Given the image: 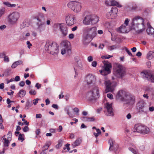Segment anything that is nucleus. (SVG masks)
<instances>
[{
	"instance_id": "nucleus-1",
	"label": "nucleus",
	"mask_w": 154,
	"mask_h": 154,
	"mask_svg": "<svg viewBox=\"0 0 154 154\" xmlns=\"http://www.w3.org/2000/svg\"><path fill=\"white\" fill-rule=\"evenodd\" d=\"M132 25L134 29H137V33H142L145 29L144 20L141 17L136 16L133 19Z\"/></svg>"
},
{
	"instance_id": "nucleus-2",
	"label": "nucleus",
	"mask_w": 154,
	"mask_h": 154,
	"mask_svg": "<svg viewBox=\"0 0 154 154\" xmlns=\"http://www.w3.org/2000/svg\"><path fill=\"white\" fill-rule=\"evenodd\" d=\"M59 45L52 41L48 40L45 45V48L47 52L53 55L57 54L59 51Z\"/></svg>"
},
{
	"instance_id": "nucleus-3",
	"label": "nucleus",
	"mask_w": 154,
	"mask_h": 154,
	"mask_svg": "<svg viewBox=\"0 0 154 154\" xmlns=\"http://www.w3.org/2000/svg\"><path fill=\"white\" fill-rule=\"evenodd\" d=\"M113 74L116 77L122 79L126 75V72L123 66L119 63H115L113 66Z\"/></svg>"
},
{
	"instance_id": "nucleus-4",
	"label": "nucleus",
	"mask_w": 154,
	"mask_h": 154,
	"mask_svg": "<svg viewBox=\"0 0 154 154\" xmlns=\"http://www.w3.org/2000/svg\"><path fill=\"white\" fill-rule=\"evenodd\" d=\"M99 19V17L95 15H88L85 17L83 23L86 25L94 24L98 22Z\"/></svg>"
},
{
	"instance_id": "nucleus-5",
	"label": "nucleus",
	"mask_w": 154,
	"mask_h": 154,
	"mask_svg": "<svg viewBox=\"0 0 154 154\" xmlns=\"http://www.w3.org/2000/svg\"><path fill=\"white\" fill-rule=\"evenodd\" d=\"M134 132H137L143 134H146L149 132V129L146 126L140 124L135 125L133 129Z\"/></svg>"
},
{
	"instance_id": "nucleus-6",
	"label": "nucleus",
	"mask_w": 154,
	"mask_h": 154,
	"mask_svg": "<svg viewBox=\"0 0 154 154\" xmlns=\"http://www.w3.org/2000/svg\"><path fill=\"white\" fill-rule=\"evenodd\" d=\"M103 62L104 65L103 69L100 70L99 72L101 75H106L111 73L112 66L111 64L107 61L104 60Z\"/></svg>"
},
{
	"instance_id": "nucleus-7",
	"label": "nucleus",
	"mask_w": 154,
	"mask_h": 154,
	"mask_svg": "<svg viewBox=\"0 0 154 154\" xmlns=\"http://www.w3.org/2000/svg\"><path fill=\"white\" fill-rule=\"evenodd\" d=\"M98 88L97 87H95L88 93L87 99L90 101L95 100L98 97Z\"/></svg>"
},
{
	"instance_id": "nucleus-8",
	"label": "nucleus",
	"mask_w": 154,
	"mask_h": 154,
	"mask_svg": "<svg viewBox=\"0 0 154 154\" xmlns=\"http://www.w3.org/2000/svg\"><path fill=\"white\" fill-rule=\"evenodd\" d=\"M84 32L89 35L90 38L93 39L97 34V29L95 27H87L84 29Z\"/></svg>"
},
{
	"instance_id": "nucleus-9",
	"label": "nucleus",
	"mask_w": 154,
	"mask_h": 154,
	"mask_svg": "<svg viewBox=\"0 0 154 154\" xmlns=\"http://www.w3.org/2000/svg\"><path fill=\"white\" fill-rule=\"evenodd\" d=\"M67 6L75 12L80 11L81 6L80 3L75 2H71L67 5Z\"/></svg>"
},
{
	"instance_id": "nucleus-10",
	"label": "nucleus",
	"mask_w": 154,
	"mask_h": 154,
	"mask_svg": "<svg viewBox=\"0 0 154 154\" xmlns=\"http://www.w3.org/2000/svg\"><path fill=\"white\" fill-rule=\"evenodd\" d=\"M20 16V14L18 12H13L9 15L8 17V21L11 24H14L18 20Z\"/></svg>"
},
{
	"instance_id": "nucleus-11",
	"label": "nucleus",
	"mask_w": 154,
	"mask_h": 154,
	"mask_svg": "<svg viewBox=\"0 0 154 154\" xmlns=\"http://www.w3.org/2000/svg\"><path fill=\"white\" fill-rule=\"evenodd\" d=\"M146 103L143 100L139 101L137 104V109L139 112L146 113L147 110V107Z\"/></svg>"
},
{
	"instance_id": "nucleus-12",
	"label": "nucleus",
	"mask_w": 154,
	"mask_h": 154,
	"mask_svg": "<svg viewBox=\"0 0 154 154\" xmlns=\"http://www.w3.org/2000/svg\"><path fill=\"white\" fill-rule=\"evenodd\" d=\"M66 24L69 26L73 25L76 22V19L74 15L69 14L66 16Z\"/></svg>"
},
{
	"instance_id": "nucleus-13",
	"label": "nucleus",
	"mask_w": 154,
	"mask_h": 154,
	"mask_svg": "<svg viewBox=\"0 0 154 154\" xmlns=\"http://www.w3.org/2000/svg\"><path fill=\"white\" fill-rule=\"evenodd\" d=\"M104 84L106 86V92H112L116 86L115 83L114 82H111L110 81L108 80L106 81Z\"/></svg>"
},
{
	"instance_id": "nucleus-14",
	"label": "nucleus",
	"mask_w": 154,
	"mask_h": 154,
	"mask_svg": "<svg viewBox=\"0 0 154 154\" xmlns=\"http://www.w3.org/2000/svg\"><path fill=\"white\" fill-rule=\"evenodd\" d=\"M54 26L57 27L59 26L60 28L61 32L63 36H65L67 35L68 28L67 26L64 23L56 24Z\"/></svg>"
},
{
	"instance_id": "nucleus-15",
	"label": "nucleus",
	"mask_w": 154,
	"mask_h": 154,
	"mask_svg": "<svg viewBox=\"0 0 154 154\" xmlns=\"http://www.w3.org/2000/svg\"><path fill=\"white\" fill-rule=\"evenodd\" d=\"M95 77L93 75L88 74L85 76V81L87 85H89L95 82Z\"/></svg>"
},
{
	"instance_id": "nucleus-16",
	"label": "nucleus",
	"mask_w": 154,
	"mask_h": 154,
	"mask_svg": "<svg viewBox=\"0 0 154 154\" xmlns=\"http://www.w3.org/2000/svg\"><path fill=\"white\" fill-rule=\"evenodd\" d=\"M127 94L125 91L122 90H120L119 91L116 95V99L124 101Z\"/></svg>"
},
{
	"instance_id": "nucleus-17",
	"label": "nucleus",
	"mask_w": 154,
	"mask_h": 154,
	"mask_svg": "<svg viewBox=\"0 0 154 154\" xmlns=\"http://www.w3.org/2000/svg\"><path fill=\"white\" fill-rule=\"evenodd\" d=\"M126 103L129 105H132L135 102V97L131 95L127 94L124 100Z\"/></svg>"
},
{
	"instance_id": "nucleus-18",
	"label": "nucleus",
	"mask_w": 154,
	"mask_h": 154,
	"mask_svg": "<svg viewBox=\"0 0 154 154\" xmlns=\"http://www.w3.org/2000/svg\"><path fill=\"white\" fill-rule=\"evenodd\" d=\"M105 107H106L107 111L108 114H107V116H113L114 114L113 112V109L112 107V104L107 103L105 104Z\"/></svg>"
},
{
	"instance_id": "nucleus-19",
	"label": "nucleus",
	"mask_w": 154,
	"mask_h": 154,
	"mask_svg": "<svg viewBox=\"0 0 154 154\" xmlns=\"http://www.w3.org/2000/svg\"><path fill=\"white\" fill-rule=\"evenodd\" d=\"M35 18L38 21V22L37 23V25L38 26V29H39L40 32L44 30L45 29V26L44 25V23L42 22L41 20L38 17H35Z\"/></svg>"
},
{
	"instance_id": "nucleus-20",
	"label": "nucleus",
	"mask_w": 154,
	"mask_h": 154,
	"mask_svg": "<svg viewBox=\"0 0 154 154\" xmlns=\"http://www.w3.org/2000/svg\"><path fill=\"white\" fill-rule=\"evenodd\" d=\"M35 18L38 21V22L37 23V25L38 26V29H39L40 32L44 30L45 29V26L44 25V23L42 22L41 20L38 17H35Z\"/></svg>"
},
{
	"instance_id": "nucleus-21",
	"label": "nucleus",
	"mask_w": 154,
	"mask_h": 154,
	"mask_svg": "<svg viewBox=\"0 0 154 154\" xmlns=\"http://www.w3.org/2000/svg\"><path fill=\"white\" fill-rule=\"evenodd\" d=\"M109 143L110 146L109 149V150L110 151L113 150V148L114 150H115L116 151V150L118 148V145L116 146V147H115L114 145V142L113 141V140L112 139H110L109 141Z\"/></svg>"
},
{
	"instance_id": "nucleus-22",
	"label": "nucleus",
	"mask_w": 154,
	"mask_h": 154,
	"mask_svg": "<svg viewBox=\"0 0 154 154\" xmlns=\"http://www.w3.org/2000/svg\"><path fill=\"white\" fill-rule=\"evenodd\" d=\"M69 42L68 41H63L61 43V45L64 48H66L67 51H70V52L71 51V50L69 48Z\"/></svg>"
},
{
	"instance_id": "nucleus-23",
	"label": "nucleus",
	"mask_w": 154,
	"mask_h": 154,
	"mask_svg": "<svg viewBox=\"0 0 154 154\" xmlns=\"http://www.w3.org/2000/svg\"><path fill=\"white\" fill-rule=\"evenodd\" d=\"M117 30L119 33H125L128 32L126 26L123 25L118 28Z\"/></svg>"
},
{
	"instance_id": "nucleus-24",
	"label": "nucleus",
	"mask_w": 154,
	"mask_h": 154,
	"mask_svg": "<svg viewBox=\"0 0 154 154\" xmlns=\"http://www.w3.org/2000/svg\"><path fill=\"white\" fill-rule=\"evenodd\" d=\"M82 139L80 137L77 139L72 144V146L74 148L79 145L82 142Z\"/></svg>"
},
{
	"instance_id": "nucleus-25",
	"label": "nucleus",
	"mask_w": 154,
	"mask_h": 154,
	"mask_svg": "<svg viewBox=\"0 0 154 154\" xmlns=\"http://www.w3.org/2000/svg\"><path fill=\"white\" fill-rule=\"evenodd\" d=\"M106 3L108 4V5L111 6H116L118 7H121V5H120L118 2L114 1L112 0L109 3H107V1L106 2Z\"/></svg>"
},
{
	"instance_id": "nucleus-26",
	"label": "nucleus",
	"mask_w": 154,
	"mask_h": 154,
	"mask_svg": "<svg viewBox=\"0 0 154 154\" xmlns=\"http://www.w3.org/2000/svg\"><path fill=\"white\" fill-rule=\"evenodd\" d=\"M112 9H113V11L111 13V19H115L116 17L117 8L116 7H112Z\"/></svg>"
},
{
	"instance_id": "nucleus-27",
	"label": "nucleus",
	"mask_w": 154,
	"mask_h": 154,
	"mask_svg": "<svg viewBox=\"0 0 154 154\" xmlns=\"http://www.w3.org/2000/svg\"><path fill=\"white\" fill-rule=\"evenodd\" d=\"M146 32L148 34L154 36V29L152 27H149L146 29Z\"/></svg>"
},
{
	"instance_id": "nucleus-28",
	"label": "nucleus",
	"mask_w": 154,
	"mask_h": 154,
	"mask_svg": "<svg viewBox=\"0 0 154 154\" xmlns=\"http://www.w3.org/2000/svg\"><path fill=\"white\" fill-rule=\"evenodd\" d=\"M86 35H84L83 38V42L84 44H86L89 42L88 40V38H90L89 35L87 34H86Z\"/></svg>"
},
{
	"instance_id": "nucleus-29",
	"label": "nucleus",
	"mask_w": 154,
	"mask_h": 154,
	"mask_svg": "<svg viewBox=\"0 0 154 154\" xmlns=\"http://www.w3.org/2000/svg\"><path fill=\"white\" fill-rule=\"evenodd\" d=\"M5 135L2 137V138H3V140H4L3 142L4 146L5 147H8L9 146L10 141L9 140L7 139V138H5Z\"/></svg>"
},
{
	"instance_id": "nucleus-30",
	"label": "nucleus",
	"mask_w": 154,
	"mask_h": 154,
	"mask_svg": "<svg viewBox=\"0 0 154 154\" xmlns=\"http://www.w3.org/2000/svg\"><path fill=\"white\" fill-rule=\"evenodd\" d=\"M145 76L146 78H149L151 82H154V74H152L150 73H147L145 74Z\"/></svg>"
},
{
	"instance_id": "nucleus-31",
	"label": "nucleus",
	"mask_w": 154,
	"mask_h": 154,
	"mask_svg": "<svg viewBox=\"0 0 154 154\" xmlns=\"http://www.w3.org/2000/svg\"><path fill=\"white\" fill-rule=\"evenodd\" d=\"M154 56V51H150L147 54V57L148 59L150 60L152 59Z\"/></svg>"
},
{
	"instance_id": "nucleus-32",
	"label": "nucleus",
	"mask_w": 154,
	"mask_h": 154,
	"mask_svg": "<svg viewBox=\"0 0 154 154\" xmlns=\"http://www.w3.org/2000/svg\"><path fill=\"white\" fill-rule=\"evenodd\" d=\"M18 94L19 97H23L26 95V91L23 89H21L19 92Z\"/></svg>"
},
{
	"instance_id": "nucleus-33",
	"label": "nucleus",
	"mask_w": 154,
	"mask_h": 154,
	"mask_svg": "<svg viewBox=\"0 0 154 154\" xmlns=\"http://www.w3.org/2000/svg\"><path fill=\"white\" fill-rule=\"evenodd\" d=\"M22 63V62L21 61H18L14 62L12 65L11 67L12 68H15L18 65L21 64Z\"/></svg>"
},
{
	"instance_id": "nucleus-34",
	"label": "nucleus",
	"mask_w": 154,
	"mask_h": 154,
	"mask_svg": "<svg viewBox=\"0 0 154 154\" xmlns=\"http://www.w3.org/2000/svg\"><path fill=\"white\" fill-rule=\"evenodd\" d=\"M77 66L81 70L83 69V66L81 60H79L77 62Z\"/></svg>"
},
{
	"instance_id": "nucleus-35",
	"label": "nucleus",
	"mask_w": 154,
	"mask_h": 154,
	"mask_svg": "<svg viewBox=\"0 0 154 154\" xmlns=\"http://www.w3.org/2000/svg\"><path fill=\"white\" fill-rule=\"evenodd\" d=\"M4 5L7 6L8 7H15L16 6V5L15 4H11L8 2H3Z\"/></svg>"
},
{
	"instance_id": "nucleus-36",
	"label": "nucleus",
	"mask_w": 154,
	"mask_h": 154,
	"mask_svg": "<svg viewBox=\"0 0 154 154\" xmlns=\"http://www.w3.org/2000/svg\"><path fill=\"white\" fill-rule=\"evenodd\" d=\"M113 9H112V8L110 11L107 13L106 14V17L108 18L111 19V13H112V12H113Z\"/></svg>"
},
{
	"instance_id": "nucleus-37",
	"label": "nucleus",
	"mask_w": 154,
	"mask_h": 154,
	"mask_svg": "<svg viewBox=\"0 0 154 154\" xmlns=\"http://www.w3.org/2000/svg\"><path fill=\"white\" fill-rule=\"evenodd\" d=\"M113 57L112 56H111L109 55H104L101 56V57L103 59H109Z\"/></svg>"
},
{
	"instance_id": "nucleus-38",
	"label": "nucleus",
	"mask_w": 154,
	"mask_h": 154,
	"mask_svg": "<svg viewBox=\"0 0 154 154\" xmlns=\"http://www.w3.org/2000/svg\"><path fill=\"white\" fill-rule=\"evenodd\" d=\"M31 106V105L30 104V102L28 100L26 102V106L25 107V109H29V107Z\"/></svg>"
},
{
	"instance_id": "nucleus-39",
	"label": "nucleus",
	"mask_w": 154,
	"mask_h": 154,
	"mask_svg": "<svg viewBox=\"0 0 154 154\" xmlns=\"http://www.w3.org/2000/svg\"><path fill=\"white\" fill-rule=\"evenodd\" d=\"M23 134H20L19 135L18 140H21V142H23L24 140V139L23 137Z\"/></svg>"
},
{
	"instance_id": "nucleus-40",
	"label": "nucleus",
	"mask_w": 154,
	"mask_h": 154,
	"mask_svg": "<svg viewBox=\"0 0 154 154\" xmlns=\"http://www.w3.org/2000/svg\"><path fill=\"white\" fill-rule=\"evenodd\" d=\"M94 120L95 119L94 117H91L90 118H86V120L88 122H93L94 121Z\"/></svg>"
},
{
	"instance_id": "nucleus-41",
	"label": "nucleus",
	"mask_w": 154,
	"mask_h": 154,
	"mask_svg": "<svg viewBox=\"0 0 154 154\" xmlns=\"http://www.w3.org/2000/svg\"><path fill=\"white\" fill-rule=\"evenodd\" d=\"M12 135V133L11 131H9L7 135L8 136L7 139L9 140L10 141H11V139Z\"/></svg>"
},
{
	"instance_id": "nucleus-42",
	"label": "nucleus",
	"mask_w": 154,
	"mask_h": 154,
	"mask_svg": "<svg viewBox=\"0 0 154 154\" xmlns=\"http://www.w3.org/2000/svg\"><path fill=\"white\" fill-rule=\"evenodd\" d=\"M5 10L4 8L0 9V18L4 14Z\"/></svg>"
},
{
	"instance_id": "nucleus-43",
	"label": "nucleus",
	"mask_w": 154,
	"mask_h": 154,
	"mask_svg": "<svg viewBox=\"0 0 154 154\" xmlns=\"http://www.w3.org/2000/svg\"><path fill=\"white\" fill-rule=\"evenodd\" d=\"M49 146V145L48 144H47L45 145L42 148V151L45 152V150H47L48 149Z\"/></svg>"
},
{
	"instance_id": "nucleus-44",
	"label": "nucleus",
	"mask_w": 154,
	"mask_h": 154,
	"mask_svg": "<svg viewBox=\"0 0 154 154\" xmlns=\"http://www.w3.org/2000/svg\"><path fill=\"white\" fill-rule=\"evenodd\" d=\"M29 93L31 95H35L36 94V91L35 90H32L29 91Z\"/></svg>"
},
{
	"instance_id": "nucleus-45",
	"label": "nucleus",
	"mask_w": 154,
	"mask_h": 154,
	"mask_svg": "<svg viewBox=\"0 0 154 154\" xmlns=\"http://www.w3.org/2000/svg\"><path fill=\"white\" fill-rule=\"evenodd\" d=\"M66 51H67L68 52H70V51H67L66 48H62V50H61V54L63 55L66 53Z\"/></svg>"
},
{
	"instance_id": "nucleus-46",
	"label": "nucleus",
	"mask_w": 154,
	"mask_h": 154,
	"mask_svg": "<svg viewBox=\"0 0 154 154\" xmlns=\"http://www.w3.org/2000/svg\"><path fill=\"white\" fill-rule=\"evenodd\" d=\"M129 149L130 151L132 152L134 154H137L136 151L132 148L130 147L129 148Z\"/></svg>"
},
{
	"instance_id": "nucleus-47",
	"label": "nucleus",
	"mask_w": 154,
	"mask_h": 154,
	"mask_svg": "<svg viewBox=\"0 0 154 154\" xmlns=\"http://www.w3.org/2000/svg\"><path fill=\"white\" fill-rule=\"evenodd\" d=\"M4 61L5 62H8L9 61V59L8 56H5L4 57Z\"/></svg>"
},
{
	"instance_id": "nucleus-48",
	"label": "nucleus",
	"mask_w": 154,
	"mask_h": 154,
	"mask_svg": "<svg viewBox=\"0 0 154 154\" xmlns=\"http://www.w3.org/2000/svg\"><path fill=\"white\" fill-rule=\"evenodd\" d=\"M125 51L127 52L128 53V54L132 57H133V55L131 53L130 51L128 50V49L126 48L125 49Z\"/></svg>"
},
{
	"instance_id": "nucleus-49",
	"label": "nucleus",
	"mask_w": 154,
	"mask_h": 154,
	"mask_svg": "<svg viewBox=\"0 0 154 154\" xmlns=\"http://www.w3.org/2000/svg\"><path fill=\"white\" fill-rule=\"evenodd\" d=\"M6 55V53L5 51H3L2 53H0V58H2L4 57Z\"/></svg>"
},
{
	"instance_id": "nucleus-50",
	"label": "nucleus",
	"mask_w": 154,
	"mask_h": 154,
	"mask_svg": "<svg viewBox=\"0 0 154 154\" xmlns=\"http://www.w3.org/2000/svg\"><path fill=\"white\" fill-rule=\"evenodd\" d=\"M97 65V63L96 61H93L91 64L92 66L93 67H96Z\"/></svg>"
},
{
	"instance_id": "nucleus-51",
	"label": "nucleus",
	"mask_w": 154,
	"mask_h": 154,
	"mask_svg": "<svg viewBox=\"0 0 154 154\" xmlns=\"http://www.w3.org/2000/svg\"><path fill=\"white\" fill-rule=\"evenodd\" d=\"M29 127L27 126H25L23 128V131L24 132H26L29 131Z\"/></svg>"
},
{
	"instance_id": "nucleus-52",
	"label": "nucleus",
	"mask_w": 154,
	"mask_h": 154,
	"mask_svg": "<svg viewBox=\"0 0 154 154\" xmlns=\"http://www.w3.org/2000/svg\"><path fill=\"white\" fill-rule=\"evenodd\" d=\"M107 97L109 98L110 99H113V95L111 94H107Z\"/></svg>"
},
{
	"instance_id": "nucleus-53",
	"label": "nucleus",
	"mask_w": 154,
	"mask_h": 154,
	"mask_svg": "<svg viewBox=\"0 0 154 154\" xmlns=\"http://www.w3.org/2000/svg\"><path fill=\"white\" fill-rule=\"evenodd\" d=\"M116 48V46L115 45L111 46L109 47V49L110 51Z\"/></svg>"
},
{
	"instance_id": "nucleus-54",
	"label": "nucleus",
	"mask_w": 154,
	"mask_h": 154,
	"mask_svg": "<svg viewBox=\"0 0 154 154\" xmlns=\"http://www.w3.org/2000/svg\"><path fill=\"white\" fill-rule=\"evenodd\" d=\"M26 44L28 45V48L30 49L31 47L32 46V44L30 43V42L27 41L26 42Z\"/></svg>"
},
{
	"instance_id": "nucleus-55",
	"label": "nucleus",
	"mask_w": 154,
	"mask_h": 154,
	"mask_svg": "<svg viewBox=\"0 0 154 154\" xmlns=\"http://www.w3.org/2000/svg\"><path fill=\"white\" fill-rule=\"evenodd\" d=\"M20 80V78L19 76H16L15 78L14 79V81H15L16 82H18Z\"/></svg>"
},
{
	"instance_id": "nucleus-56",
	"label": "nucleus",
	"mask_w": 154,
	"mask_h": 154,
	"mask_svg": "<svg viewBox=\"0 0 154 154\" xmlns=\"http://www.w3.org/2000/svg\"><path fill=\"white\" fill-rule=\"evenodd\" d=\"M25 85V83L24 81H22L20 82L19 84V85L22 87L24 86Z\"/></svg>"
},
{
	"instance_id": "nucleus-57",
	"label": "nucleus",
	"mask_w": 154,
	"mask_h": 154,
	"mask_svg": "<svg viewBox=\"0 0 154 154\" xmlns=\"http://www.w3.org/2000/svg\"><path fill=\"white\" fill-rule=\"evenodd\" d=\"M74 37V35L72 33L70 34L69 35V38L70 39H73Z\"/></svg>"
},
{
	"instance_id": "nucleus-58",
	"label": "nucleus",
	"mask_w": 154,
	"mask_h": 154,
	"mask_svg": "<svg viewBox=\"0 0 154 154\" xmlns=\"http://www.w3.org/2000/svg\"><path fill=\"white\" fill-rule=\"evenodd\" d=\"M41 86V85L39 84L38 83H37L35 85V87L38 89H39Z\"/></svg>"
},
{
	"instance_id": "nucleus-59",
	"label": "nucleus",
	"mask_w": 154,
	"mask_h": 154,
	"mask_svg": "<svg viewBox=\"0 0 154 154\" xmlns=\"http://www.w3.org/2000/svg\"><path fill=\"white\" fill-rule=\"evenodd\" d=\"M35 134L36 135H38L40 133V130L38 129H37L35 131Z\"/></svg>"
},
{
	"instance_id": "nucleus-60",
	"label": "nucleus",
	"mask_w": 154,
	"mask_h": 154,
	"mask_svg": "<svg viewBox=\"0 0 154 154\" xmlns=\"http://www.w3.org/2000/svg\"><path fill=\"white\" fill-rule=\"evenodd\" d=\"M39 99L38 98H36L34 100V101L33 102V103L34 105H36L37 103H38V100Z\"/></svg>"
},
{
	"instance_id": "nucleus-61",
	"label": "nucleus",
	"mask_w": 154,
	"mask_h": 154,
	"mask_svg": "<svg viewBox=\"0 0 154 154\" xmlns=\"http://www.w3.org/2000/svg\"><path fill=\"white\" fill-rule=\"evenodd\" d=\"M14 81V78H11L10 80H7V83L8 84L10 82Z\"/></svg>"
},
{
	"instance_id": "nucleus-62",
	"label": "nucleus",
	"mask_w": 154,
	"mask_h": 154,
	"mask_svg": "<svg viewBox=\"0 0 154 154\" xmlns=\"http://www.w3.org/2000/svg\"><path fill=\"white\" fill-rule=\"evenodd\" d=\"M88 60L89 62L92 61L93 60V57L91 56H89L88 58Z\"/></svg>"
},
{
	"instance_id": "nucleus-63",
	"label": "nucleus",
	"mask_w": 154,
	"mask_h": 154,
	"mask_svg": "<svg viewBox=\"0 0 154 154\" xmlns=\"http://www.w3.org/2000/svg\"><path fill=\"white\" fill-rule=\"evenodd\" d=\"M52 107L56 109H58V107L57 104H53L52 105Z\"/></svg>"
},
{
	"instance_id": "nucleus-64",
	"label": "nucleus",
	"mask_w": 154,
	"mask_h": 154,
	"mask_svg": "<svg viewBox=\"0 0 154 154\" xmlns=\"http://www.w3.org/2000/svg\"><path fill=\"white\" fill-rule=\"evenodd\" d=\"M137 5L135 4L132 7V10H135L137 9Z\"/></svg>"
}]
</instances>
